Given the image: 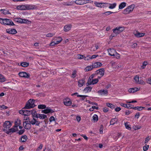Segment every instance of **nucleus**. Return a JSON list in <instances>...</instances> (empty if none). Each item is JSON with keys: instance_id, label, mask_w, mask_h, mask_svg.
Listing matches in <instances>:
<instances>
[{"instance_id": "nucleus-18", "label": "nucleus", "mask_w": 151, "mask_h": 151, "mask_svg": "<svg viewBox=\"0 0 151 151\" xmlns=\"http://www.w3.org/2000/svg\"><path fill=\"white\" fill-rule=\"evenodd\" d=\"M97 92L99 95H107L108 94V91L107 89H101L99 91Z\"/></svg>"}, {"instance_id": "nucleus-62", "label": "nucleus", "mask_w": 151, "mask_h": 151, "mask_svg": "<svg viewBox=\"0 0 151 151\" xmlns=\"http://www.w3.org/2000/svg\"><path fill=\"white\" fill-rule=\"evenodd\" d=\"M49 120L50 122H52V121H54L55 120L54 117L53 116H51L49 119Z\"/></svg>"}, {"instance_id": "nucleus-16", "label": "nucleus", "mask_w": 151, "mask_h": 151, "mask_svg": "<svg viewBox=\"0 0 151 151\" xmlns=\"http://www.w3.org/2000/svg\"><path fill=\"white\" fill-rule=\"evenodd\" d=\"M17 130V128L16 127H15L14 126L13 127L8 130L6 132V133L7 134H10L16 132Z\"/></svg>"}, {"instance_id": "nucleus-38", "label": "nucleus", "mask_w": 151, "mask_h": 151, "mask_svg": "<svg viewBox=\"0 0 151 151\" xmlns=\"http://www.w3.org/2000/svg\"><path fill=\"white\" fill-rule=\"evenodd\" d=\"M92 120L94 122H97L98 120V116L96 114H94L92 117Z\"/></svg>"}, {"instance_id": "nucleus-45", "label": "nucleus", "mask_w": 151, "mask_h": 151, "mask_svg": "<svg viewBox=\"0 0 151 151\" xmlns=\"http://www.w3.org/2000/svg\"><path fill=\"white\" fill-rule=\"evenodd\" d=\"M110 64H111V65L113 68H115L117 67V66H116L117 65V63L115 62L112 61L110 62Z\"/></svg>"}, {"instance_id": "nucleus-20", "label": "nucleus", "mask_w": 151, "mask_h": 151, "mask_svg": "<svg viewBox=\"0 0 151 151\" xmlns=\"http://www.w3.org/2000/svg\"><path fill=\"white\" fill-rule=\"evenodd\" d=\"M6 32L7 33L11 34H15L17 33L16 30L14 29H7Z\"/></svg>"}, {"instance_id": "nucleus-21", "label": "nucleus", "mask_w": 151, "mask_h": 151, "mask_svg": "<svg viewBox=\"0 0 151 151\" xmlns=\"http://www.w3.org/2000/svg\"><path fill=\"white\" fill-rule=\"evenodd\" d=\"M140 89L139 88L135 87L134 88H129L128 90V92L131 93H134L139 91Z\"/></svg>"}, {"instance_id": "nucleus-36", "label": "nucleus", "mask_w": 151, "mask_h": 151, "mask_svg": "<svg viewBox=\"0 0 151 151\" xmlns=\"http://www.w3.org/2000/svg\"><path fill=\"white\" fill-rule=\"evenodd\" d=\"M92 88L90 86H88L85 88L83 90V91L86 93H88L91 91L92 90Z\"/></svg>"}, {"instance_id": "nucleus-28", "label": "nucleus", "mask_w": 151, "mask_h": 151, "mask_svg": "<svg viewBox=\"0 0 151 151\" xmlns=\"http://www.w3.org/2000/svg\"><path fill=\"white\" fill-rule=\"evenodd\" d=\"M47 117V115L43 114H38L37 115V117L40 119H45Z\"/></svg>"}, {"instance_id": "nucleus-9", "label": "nucleus", "mask_w": 151, "mask_h": 151, "mask_svg": "<svg viewBox=\"0 0 151 151\" xmlns=\"http://www.w3.org/2000/svg\"><path fill=\"white\" fill-rule=\"evenodd\" d=\"M124 29V27H117L116 28L113 29L114 33L117 35L118 34L120 33Z\"/></svg>"}, {"instance_id": "nucleus-34", "label": "nucleus", "mask_w": 151, "mask_h": 151, "mask_svg": "<svg viewBox=\"0 0 151 151\" xmlns=\"http://www.w3.org/2000/svg\"><path fill=\"white\" fill-rule=\"evenodd\" d=\"M20 124L21 121L19 119H17L15 122L14 127L17 128V127L20 125Z\"/></svg>"}, {"instance_id": "nucleus-35", "label": "nucleus", "mask_w": 151, "mask_h": 151, "mask_svg": "<svg viewBox=\"0 0 151 151\" xmlns=\"http://www.w3.org/2000/svg\"><path fill=\"white\" fill-rule=\"evenodd\" d=\"M0 11L1 12V14H10L9 11L6 9H1L0 10Z\"/></svg>"}, {"instance_id": "nucleus-51", "label": "nucleus", "mask_w": 151, "mask_h": 151, "mask_svg": "<svg viewBox=\"0 0 151 151\" xmlns=\"http://www.w3.org/2000/svg\"><path fill=\"white\" fill-rule=\"evenodd\" d=\"M99 56L98 55H92L91 57H90L89 55V59H93L95 58H96V57H98Z\"/></svg>"}, {"instance_id": "nucleus-61", "label": "nucleus", "mask_w": 151, "mask_h": 151, "mask_svg": "<svg viewBox=\"0 0 151 151\" xmlns=\"http://www.w3.org/2000/svg\"><path fill=\"white\" fill-rule=\"evenodd\" d=\"M76 120L78 122H80L81 120V117L79 116H76Z\"/></svg>"}, {"instance_id": "nucleus-2", "label": "nucleus", "mask_w": 151, "mask_h": 151, "mask_svg": "<svg viewBox=\"0 0 151 151\" xmlns=\"http://www.w3.org/2000/svg\"><path fill=\"white\" fill-rule=\"evenodd\" d=\"M0 23L4 25H14V24L13 22L10 19H2L0 18Z\"/></svg>"}, {"instance_id": "nucleus-50", "label": "nucleus", "mask_w": 151, "mask_h": 151, "mask_svg": "<svg viewBox=\"0 0 151 151\" xmlns=\"http://www.w3.org/2000/svg\"><path fill=\"white\" fill-rule=\"evenodd\" d=\"M8 108V107L4 105H1L0 109L1 110H3L4 109H6Z\"/></svg>"}, {"instance_id": "nucleus-48", "label": "nucleus", "mask_w": 151, "mask_h": 151, "mask_svg": "<svg viewBox=\"0 0 151 151\" xmlns=\"http://www.w3.org/2000/svg\"><path fill=\"white\" fill-rule=\"evenodd\" d=\"M84 55L80 54H78L77 55V58L78 59H82L84 58Z\"/></svg>"}, {"instance_id": "nucleus-31", "label": "nucleus", "mask_w": 151, "mask_h": 151, "mask_svg": "<svg viewBox=\"0 0 151 151\" xmlns=\"http://www.w3.org/2000/svg\"><path fill=\"white\" fill-rule=\"evenodd\" d=\"M118 121V119L116 118H113L110 121V125H114Z\"/></svg>"}, {"instance_id": "nucleus-25", "label": "nucleus", "mask_w": 151, "mask_h": 151, "mask_svg": "<svg viewBox=\"0 0 151 151\" xmlns=\"http://www.w3.org/2000/svg\"><path fill=\"white\" fill-rule=\"evenodd\" d=\"M30 124L32 125H36L37 126H38L40 124V122L39 121H37L35 119H33L31 121H29Z\"/></svg>"}, {"instance_id": "nucleus-15", "label": "nucleus", "mask_w": 151, "mask_h": 151, "mask_svg": "<svg viewBox=\"0 0 151 151\" xmlns=\"http://www.w3.org/2000/svg\"><path fill=\"white\" fill-rule=\"evenodd\" d=\"M88 1L87 0H76L75 1V3L77 4L82 5L88 3Z\"/></svg>"}, {"instance_id": "nucleus-58", "label": "nucleus", "mask_w": 151, "mask_h": 151, "mask_svg": "<svg viewBox=\"0 0 151 151\" xmlns=\"http://www.w3.org/2000/svg\"><path fill=\"white\" fill-rule=\"evenodd\" d=\"M114 56H115V57L117 59H119L120 58V55L119 54L117 53L116 52L114 55Z\"/></svg>"}, {"instance_id": "nucleus-52", "label": "nucleus", "mask_w": 151, "mask_h": 151, "mask_svg": "<svg viewBox=\"0 0 151 151\" xmlns=\"http://www.w3.org/2000/svg\"><path fill=\"white\" fill-rule=\"evenodd\" d=\"M126 108H134L133 107V106L132 105L130 104H127V107Z\"/></svg>"}, {"instance_id": "nucleus-13", "label": "nucleus", "mask_w": 151, "mask_h": 151, "mask_svg": "<svg viewBox=\"0 0 151 151\" xmlns=\"http://www.w3.org/2000/svg\"><path fill=\"white\" fill-rule=\"evenodd\" d=\"M19 75L21 77L25 78H28L30 76V75L29 73L24 72H19Z\"/></svg>"}, {"instance_id": "nucleus-53", "label": "nucleus", "mask_w": 151, "mask_h": 151, "mask_svg": "<svg viewBox=\"0 0 151 151\" xmlns=\"http://www.w3.org/2000/svg\"><path fill=\"white\" fill-rule=\"evenodd\" d=\"M103 127L102 125L100 126L99 129V133L100 134H102L103 133Z\"/></svg>"}, {"instance_id": "nucleus-54", "label": "nucleus", "mask_w": 151, "mask_h": 151, "mask_svg": "<svg viewBox=\"0 0 151 151\" xmlns=\"http://www.w3.org/2000/svg\"><path fill=\"white\" fill-rule=\"evenodd\" d=\"M113 13H114L111 11H107L104 12L103 14L105 15H108Z\"/></svg>"}, {"instance_id": "nucleus-10", "label": "nucleus", "mask_w": 151, "mask_h": 151, "mask_svg": "<svg viewBox=\"0 0 151 151\" xmlns=\"http://www.w3.org/2000/svg\"><path fill=\"white\" fill-rule=\"evenodd\" d=\"M16 20L17 22L21 24H30L31 23V21H29L27 19H23L20 18H17L16 19Z\"/></svg>"}, {"instance_id": "nucleus-8", "label": "nucleus", "mask_w": 151, "mask_h": 151, "mask_svg": "<svg viewBox=\"0 0 151 151\" xmlns=\"http://www.w3.org/2000/svg\"><path fill=\"white\" fill-rule=\"evenodd\" d=\"M12 122L8 121H5L3 125L4 131L6 132L12 126Z\"/></svg>"}, {"instance_id": "nucleus-19", "label": "nucleus", "mask_w": 151, "mask_h": 151, "mask_svg": "<svg viewBox=\"0 0 151 151\" xmlns=\"http://www.w3.org/2000/svg\"><path fill=\"white\" fill-rule=\"evenodd\" d=\"M54 112V111L49 108H47L46 109L42 111V113L47 114L48 113H52Z\"/></svg>"}, {"instance_id": "nucleus-46", "label": "nucleus", "mask_w": 151, "mask_h": 151, "mask_svg": "<svg viewBox=\"0 0 151 151\" xmlns=\"http://www.w3.org/2000/svg\"><path fill=\"white\" fill-rule=\"evenodd\" d=\"M6 81V79L2 75L0 74V82H4Z\"/></svg>"}, {"instance_id": "nucleus-7", "label": "nucleus", "mask_w": 151, "mask_h": 151, "mask_svg": "<svg viewBox=\"0 0 151 151\" xmlns=\"http://www.w3.org/2000/svg\"><path fill=\"white\" fill-rule=\"evenodd\" d=\"M34 103V100L31 99L29 100L26 104L24 108L26 109H29L34 108L35 106Z\"/></svg>"}, {"instance_id": "nucleus-59", "label": "nucleus", "mask_w": 151, "mask_h": 151, "mask_svg": "<svg viewBox=\"0 0 151 151\" xmlns=\"http://www.w3.org/2000/svg\"><path fill=\"white\" fill-rule=\"evenodd\" d=\"M76 71H74L71 77L73 78H75L76 76Z\"/></svg>"}, {"instance_id": "nucleus-60", "label": "nucleus", "mask_w": 151, "mask_h": 151, "mask_svg": "<svg viewBox=\"0 0 151 151\" xmlns=\"http://www.w3.org/2000/svg\"><path fill=\"white\" fill-rule=\"evenodd\" d=\"M94 47H95V48H94L93 49H91V50L93 51H95L96 50L98 49L99 48V47L98 45H96Z\"/></svg>"}, {"instance_id": "nucleus-33", "label": "nucleus", "mask_w": 151, "mask_h": 151, "mask_svg": "<svg viewBox=\"0 0 151 151\" xmlns=\"http://www.w3.org/2000/svg\"><path fill=\"white\" fill-rule=\"evenodd\" d=\"M85 81L83 80H80L78 81V86L79 87H82L84 84Z\"/></svg>"}, {"instance_id": "nucleus-29", "label": "nucleus", "mask_w": 151, "mask_h": 151, "mask_svg": "<svg viewBox=\"0 0 151 151\" xmlns=\"http://www.w3.org/2000/svg\"><path fill=\"white\" fill-rule=\"evenodd\" d=\"M126 6V3L122 2L120 4L119 6V9H122L124 8Z\"/></svg>"}, {"instance_id": "nucleus-57", "label": "nucleus", "mask_w": 151, "mask_h": 151, "mask_svg": "<svg viewBox=\"0 0 151 151\" xmlns=\"http://www.w3.org/2000/svg\"><path fill=\"white\" fill-rule=\"evenodd\" d=\"M54 35V33H48L46 35V36L47 37H52Z\"/></svg>"}, {"instance_id": "nucleus-63", "label": "nucleus", "mask_w": 151, "mask_h": 151, "mask_svg": "<svg viewBox=\"0 0 151 151\" xmlns=\"http://www.w3.org/2000/svg\"><path fill=\"white\" fill-rule=\"evenodd\" d=\"M121 110V108L119 107H117L115 109V111L116 112H119Z\"/></svg>"}, {"instance_id": "nucleus-42", "label": "nucleus", "mask_w": 151, "mask_h": 151, "mask_svg": "<svg viewBox=\"0 0 151 151\" xmlns=\"http://www.w3.org/2000/svg\"><path fill=\"white\" fill-rule=\"evenodd\" d=\"M133 128L135 130H136L140 129L141 127L140 126L137 125H134L133 126Z\"/></svg>"}, {"instance_id": "nucleus-14", "label": "nucleus", "mask_w": 151, "mask_h": 151, "mask_svg": "<svg viewBox=\"0 0 151 151\" xmlns=\"http://www.w3.org/2000/svg\"><path fill=\"white\" fill-rule=\"evenodd\" d=\"M105 72L104 69L103 68L100 69L96 71L98 75H99L98 78H100L104 75Z\"/></svg>"}, {"instance_id": "nucleus-37", "label": "nucleus", "mask_w": 151, "mask_h": 151, "mask_svg": "<svg viewBox=\"0 0 151 151\" xmlns=\"http://www.w3.org/2000/svg\"><path fill=\"white\" fill-rule=\"evenodd\" d=\"M93 68L92 65L91 66H88L85 68V71H88L92 70Z\"/></svg>"}, {"instance_id": "nucleus-30", "label": "nucleus", "mask_w": 151, "mask_h": 151, "mask_svg": "<svg viewBox=\"0 0 151 151\" xmlns=\"http://www.w3.org/2000/svg\"><path fill=\"white\" fill-rule=\"evenodd\" d=\"M27 137L26 135H23L20 139V141L21 142H24L27 140Z\"/></svg>"}, {"instance_id": "nucleus-17", "label": "nucleus", "mask_w": 151, "mask_h": 151, "mask_svg": "<svg viewBox=\"0 0 151 151\" xmlns=\"http://www.w3.org/2000/svg\"><path fill=\"white\" fill-rule=\"evenodd\" d=\"M23 124L24 128L26 129H29L31 127V125L29 122L24 121Z\"/></svg>"}, {"instance_id": "nucleus-39", "label": "nucleus", "mask_w": 151, "mask_h": 151, "mask_svg": "<svg viewBox=\"0 0 151 151\" xmlns=\"http://www.w3.org/2000/svg\"><path fill=\"white\" fill-rule=\"evenodd\" d=\"M106 105L107 106L110 108L112 109H114L115 107V106L114 105L109 103H107L106 104Z\"/></svg>"}, {"instance_id": "nucleus-6", "label": "nucleus", "mask_w": 151, "mask_h": 151, "mask_svg": "<svg viewBox=\"0 0 151 151\" xmlns=\"http://www.w3.org/2000/svg\"><path fill=\"white\" fill-rule=\"evenodd\" d=\"M94 77V75L93 74H92L89 76L87 82L89 85H94L97 83L98 82V79L95 78L93 79Z\"/></svg>"}, {"instance_id": "nucleus-47", "label": "nucleus", "mask_w": 151, "mask_h": 151, "mask_svg": "<svg viewBox=\"0 0 151 151\" xmlns=\"http://www.w3.org/2000/svg\"><path fill=\"white\" fill-rule=\"evenodd\" d=\"M139 77L138 76H135L134 78V79L135 81V82L137 83L139 82Z\"/></svg>"}, {"instance_id": "nucleus-32", "label": "nucleus", "mask_w": 151, "mask_h": 151, "mask_svg": "<svg viewBox=\"0 0 151 151\" xmlns=\"http://www.w3.org/2000/svg\"><path fill=\"white\" fill-rule=\"evenodd\" d=\"M129 123L128 122H124V125L126 128L129 130H131V126L129 124Z\"/></svg>"}, {"instance_id": "nucleus-56", "label": "nucleus", "mask_w": 151, "mask_h": 151, "mask_svg": "<svg viewBox=\"0 0 151 151\" xmlns=\"http://www.w3.org/2000/svg\"><path fill=\"white\" fill-rule=\"evenodd\" d=\"M137 83L140 84L145 85V83L143 80H139V82Z\"/></svg>"}, {"instance_id": "nucleus-49", "label": "nucleus", "mask_w": 151, "mask_h": 151, "mask_svg": "<svg viewBox=\"0 0 151 151\" xmlns=\"http://www.w3.org/2000/svg\"><path fill=\"white\" fill-rule=\"evenodd\" d=\"M149 146V145H145L143 147V150L144 151H146L148 149Z\"/></svg>"}, {"instance_id": "nucleus-3", "label": "nucleus", "mask_w": 151, "mask_h": 151, "mask_svg": "<svg viewBox=\"0 0 151 151\" xmlns=\"http://www.w3.org/2000/svg\"><path fill=\"white\" fill-rule=\"evenodd\" d=\"M33 6L31 5H22L17 6L16 9L18 10H26L32 9Z\"/></svg>"}, {"instance_id": "nucleus-44", "label": "nucleus", "mask_w": 151, "mask_h": 151, "mask_svg": "<svg viewBox=\"0 0 151 151\" xmlns=\"http://www.w3.org/2000/svg\"><path fill=\"white\" fill-rule=\"evenodd\" d=\"M38 108L40 109H43L46 108V106L43 104L39 105L38 106Z\"/></svg>"}, {"instance_id": "nucleus-4", "label": "nucleus", "mask_w": 151, "mask_h": 151, "mask_svg": "<svg viewBox=\"0 0 151 151\" xmlns=\"http://www.w3.org/2000/svg\"><path fill=\"white\" fill-rule=\"evenodd\" d=\"M63 40L62 38L60 37H54L52 41L50 44V46H54L60 43Z\"/></svg>"}, {"instance_id": "nucleus-12", "label": "nucleus", "mask_w": 151, "mask_h": 151, "mask_svg": "<svg viewBox=\"0 0 151 151\" xmlns=\"http://www.w3.org/2000/svg\"><path fill=\"white\" fill-rule=\"evenodd\" d=\"M64 104L67 106H70L72 104V101L71 99L68 98H65L63 100Z\"/></svg>"}, {"instance_id": "nucleus-22", "label": "nucleus", "mask_w": 151, "mask_h": 151, "mask_svg": "<svg viewBox=\"0 0 151 151\" xmlns=\"http://www.w3.org/2000/svg\"><path fill=\"white\" fill-rule=\"evenodd\" d=\"M109 55L111 56H114V54L116 53V51L113 49H109L108 50Z\"/></svg>"}, {"instance_id": "nucleus-5", "label": "nucleus", "mask_w": 151, "mask_h": 151, "mask_svg": "<svg viewBox=\"0 0 151 151\" xmlns=\"http://www.w3.org/2000/svg\"><path fill=\"white\" fill-rule=\"evenodd\" d=\"M134 7L135 5L133 4L129 6L123 11V14H127L130 13L133 11Z\"/></svg>"}, {"instance_id": "nucleus-23", "label": "nucleus", "mask_w": 151, "mask_h": 151, "mask_svg": "<svg viewBox=\"0 0 151 151\" xmlns=\"http://www.w3.org/2000/svg\"><path fill=\"white\" fill-rule=\"evenodd\" d=\"M134 34L135 37H139L144 36L145 35V33H141L138 32H134Z\"/></svg>"}, {"instance_id": "nucleus-27", "label": "nucleus", "mask_w": 151, "mask_h": 151, "mask_svg": "<svg viewBox=\"0 0 151 151\" xmlns=\"http://www.w3.org/2000/svg\"><path fill=\"white\" fill-rule=\"evenodd\" d=\"M71 25L70 24L67 25L64 27V30L65 32L69 31L71 28Z\"/></svg>"}, {"instance_id": "nucleus-55", "label": "nucleus", "mask_w": 151, "mask_h": 151, "mask_svg": "<svg viewBox=\"0 0 151 151\" xmlns=\"http://www.w3.org/2000/svg\"><path fill=\"white\" fill-rule=\"evenodd\" d=\"M24 120H26V121L29 122V118L28 116H24Z\"/></svg>"}, {"instance_id": "nucleus-43", "label": "nucleus", "mask_w": 151, "mask_h": 151, "mask_svg": "<svg viewBox=\"0 0 151 151\" xmlns=\"http://www.w3.org/2000/svg\"><path fill=\"white\" fill-rule=\"evenodd\" d=\"M29 65V63L26 62H22L21 63V65L24 67L28 66Z\"/></svg>"}, {"instance_id": "nucleus-40", "label": "nucleus", "mask_w": 151, "mask_h": 151, "mask_svg": "<svg viewBox=\"0 0 151 151\" xmlns=\"http://www.w3.org/2000/svg\"><path fill=\"white\" fill-rule=\"evenodd\" d=\"M145 108L144 107L142 106H137L135 107L134 108V109L135 110H137L138 111H140L144 109H145Z\"/></svg>"}, {"instance_id": "nucleus-41", "label": "nucleus", "mask_w": 151, "mask_h": 151, "mask_svg": "<svg viewBox=\"0 0 151 151\" xmlns=\"http://www.w3.org/2000/svg\"><path fill=\"white\" fill-rule=\"evenodd\" d=\"M148 62L147 61H144L142 65L141 66V68L143 69L145 68L146 66L148 64Z\"/></svg>"}, {"instance_id": "nucleus-11", "label": "nucleus", "mask_w": 151, "mask_h": 151, "mask_svg": "<svg viewBox=\"0 0 151 151\" xmlns=\"http://www.w3.org/2000/svg\"><path fill=\"white\" fill-rule=\"evenodd\" d=\"M94 3L96 6L98 7L102 8L107 6V4L105 3L99 2L95 1L94 2Z\"/></svg>"}, {"instance_id": "nucleus-26", "label": "nucleus", "mask_w": 151, "mask_h": 151, "mask_svg": "<svg viewBox=\"0 0 151 151\" xmlns=\"http://www.w3.org/2000/svg\"><path fill=\"white\" fill-rule=\"evenodd\" d=\"M106 5H109V8L110 9H114L115 8L116 6V3L113 4H110L108 3H106Z\"/></svg>"}, {"instance_id": "nucleus-64", "label": "nucleus", "mask_w": 151, "mask_h": 151, "mask_svg": "<svg viewBox=\"0 0 151 151\" xmlns=\"http://www.w3.org/2000/svg\"><path fill=\"white\" fill-rule=\"evenodd\" d=\"M147 83L151 85V78H149L147 80Z\"/></svg>"}, {"instance_id": "nucleus-1", "label": "nucleus", "mask_w": 151, "mask_h": 151, "mask_svg": "<svg viewBox=\"0 0 151 151\" xmlns=\"http://www.w3.org/2000/svg\"><path fill=\"white\" fill-rule=\"evenodd\" d=\"M19 113L24 116H28L33 114L35 115L36 114V112L35 110L29 111L27 110H21L19 111Z\"/></svg>"}, {"instance_id": "nucleus-24", "label": "nucleus", "mask_w": 151, "mask_h": 151, "mask_svg": "<svg viewBox=\"0 0 151 151\" xmlns=\"http://www.w3.org/2000/svg\"><path fill=\"white\" fill-rule=\"evenodd\" d=\"M94 68H97L101 66L102 64L100 62H97L92 64Z\"/></svg>"}]
</instances>
